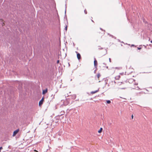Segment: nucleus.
I'll return each mask as SVG.
<instances>
[{"label": "nucleus", "mask_w": 152, "mask_h": 152, "mask_svg": "<svg viewBox=\"0 0 152 152\" xmlns=\"http://www.w3.org/2000/svg\"><path fill=\"white\" fill-rule=\"evenodd\" d=\"M94 66L95 68H97V62L95 58H94Z\"/></svg>", "instance_id": "obj_1"}, {"label": "nucleus", "mask_w": 152, "mask_h": 152, "mask_svg": "<svg viewBox=\"0 0 152 152\" xmlns=\"http://www.w3.org/2000/svg\"><path fill=\"white\" fill-rule=\"evenodd\" d=\"M44 101V98L43 97L40 100V101L39 102V106H41L43 104V102Z\"/></svg>", "instance_id": "obj_2"}, {"label": "nucleus", "mask_w": 152, "mask_h": 152, "mask_svg": "<svg viewBox=\"0 0 152 152\" xmlns=\"http://www.w3.org/2000/svg\"><path fill=\"white\" fill-rule=\"evenodd\" d=\"M19 131V130L18 129L15 131L13 132V136H14L15 135L17 134L18 133Z\"/></svg>", "instance_id": "obj_3"}, {"label": "nucleus", "mask_w": 152, "mask_h": 152, "mask_svg": "<svg viewBox=\"0 0 152 152\" xmlns=\"http://www.w3.org/2000/svg\"><path fill=\"white\" fill-rule=\"evenodd\" d=\"M48 91L47 89H46L44 90H43L42 94H45Z\"/></svg>", "instance_id": "obj_4"}, {"label": "nucleus", "mask_w": 152, "mask_h": 152, "mask_svg": "<svg viewBox=\"0 0 152 152\" xmlns=\"http://www.w3.org/2000/svg\"><path fill=\"white\" fill-rule=\"evenodd\" d=\"M77 58L78 59H80V58H81V56H80V54H79L78 53L77 54Z\"/></svg>", "instance_id": "obj_5"}, {"label": "nucleus", "mask_w": 152, "mask_h": 152, "mask_svg": "<svg viewBox=\"0 0 152 152\" xmlns=\"http://www.w3.org/2000/svg\"><path fill=\"white\" fill-rule=\"evenodd\" d=\"M98 91H99V89H98V90H96L95 91H92L91 92V94H95V93L97 92Z\"/></svg>", "instance_id": "obj_6"}, {"label": "nucleus", "mask_w": 152, "mask_h": 152, "mask_svg": "<svg viewBox=\"0 0 152 152\" xmlns=\"http://www.w3.org/2000/svg\"><path fill=\"white\" fill-rule=\"evenodd\" d=\"M120 76L119 75V76H116L115 77V79H116V80H118L120 78Z\"/></svg>", "instance_id": "obj_7"}, {"label": "nucleus", "mask_w": 152, "mask_h": 152, "mask_svg": "<svg viewBox=\"0 0 152 152\" xmlns=\"http://www.w3.org/2000/svg\"><path fill=\"white\" fill-rule=\"evenodd\" d=\"M102 128H100V129L98 131V133H100L102 132Z\"/></svg>", "instance_id": "obj_8"}, {"label": "nucleus", "mask_w": 152, "mask_h": 152, "mask_svg": "<svg viewBox=\"0 0 152 152\" xmlns=\"http://www.w3.org/2000/svg\"><path fill=\"white\" fill-rule=\"evenodd\" d=\"M100 76V75L99 73L97 75V77L98 78H99V77Z\"/></svg>", "instance_id": "obj_9"}, {"label": "nucleus", "mask_w": 152, "mask_h": 152, "mask_svg": "<svg viewBox=\"0 0 152 152\" xmlns=\"http://www.w3.org/2000/svg\"><path fill=\"white\" fill-rule=\"evenodd\" d=\"M107 104H110L111 103V102L110 100H108L107 101Z\"/></svg>", "instance_id": "obj_10"}, {"label": "nucleus", "mask_w": 152, "mask_h": 152, "mask_svg": "<svg viewBox=\"0 0 152 152\" xmlns=\"http://www.w3.org/2000/svg\"><path fill=\"white\" fill-rule=\"evenodd\" d=\"M67 26H66L65 27V30L66 31L67 30Z\"/></svg>", "instance_id": "obj_11"}, {"label": "nucleus", "mask_w": 152, "mask_h": 152, "mask_svg": "<svg viewBox=\"0 0 152 152\" xmlns=\"http://www.w3.org/2000/svg\"><path fill=\"white\" fill-rule=\"evenodd\" d=\"M84 12L86 14L87 13V12L86 10H84Z\"/></svg>", "instance_id": "obj_12"}, {"label": "nucleus", "mask_w": 152, "mask_h": 152, "mask_svg": "<svg viewBox=\"0 0 152 152\" xmlns=\"http://www.w3.org/2000/svg\"><path fill=\"white\" fill-rule=\"evenodd\" d=\"M3 148L2 147H0V152L1 151V150Z\"/></svg>", "instance_id": "obj_13"}, {"label": "nucleus", "mask_w": 152, "mask_h": 152, "mask_svg": "<svg viewBox=\"0 0 152 152\" xmlns=\"http://www.w3.org/2000/svg\"><path fill=\"white\" fill-rule=\"evenodd\" d=\"M59 60H57V64H58V63H59Z\"/></svg>", "instance_id": "obj_14"}, {"label": "nucleus", "mask_w": 152, "mask_h": 152, "mask_svg": "<svg viewBox=\"0 0 152 152\" xmlns=\"http://www.w3.org/2000/svg\"><path fill=\"white\" fill-rule=\"evenodd\" d=\"M141 48H140H140L138 47L137 48L138 49V50H140L141 49Z\"/></svg>", "instance_id": "obj_15"}, {"label": "nucleus", "mask_w": 152, "mask_h": 152, "mask_svg": "<svg viewBox=\"0 0 152 152\" xmlns=\"http://www.w3.org/2000/svg\"><path fill=\"white\" fill-rule=\"evenodd\" d=\"M109 61L110 62H111L110 58H109Z\"/></svg>", "instance_id": "obj_16"}, {"label": "nucleus", "mask_w": 152, "mask_h": 152, "mask_svg": "<svg viewBox=\"0 0 152 152\" xmlns=\"http://www.w3.org/2000/svg\"><path fill=\"white\" fill-rule=\"evenodd\" d=\"M132 119L133 118V115H132Z\"/></svg>", "instance_id": "obj_17"}, {"label": "nucleus", "mask_w": 152, "mask_h": 152, "mask_svg": "<svg viewBox=\"0 0 152 152\" xmlns=\"http://www.w3.org/2000/svg\"><path fill=\"white\" fill-rule=\"evenodd\" d=\"M110 36H111L112 37H113V36L112 35H111L110 34Z\"/></svg>", "instance_id": "obj_18"}, {"label": "nucleus", "mask_w": 152, "mask_h": 152, "mask_svg": "<svg viewBox=\"0 0 152 152\" xmlns=\"http://www.w3.org/2000/svg\"><path fill=\"white\" fill-rule=\"evenodd\" d=\"M134 46V45H131V46Z\"/></svg>", "instance_id": "obj_19"}, {"label": "nucleus", "mask_w": 152, "mask_h": 152, "mask_svg": "<svg viewBox=\"0 0 152 152\" xmlns=\"http://www.w3.org/2000/svg\"><path fill=\"white\" fill-rule=\"evenodd\" d=\"M66 13V9L65 10V13Z\"/></svg>", "instance_id": "obj_20"}, {"label": "nucleus", "mask_w": 152, "mask_h": 152, "mask_svg": "<svg viewBox=\"0 0 152 152\" xmlns=\"http://www.w3.org/2000/svg\"><path fill=\"white\" fill-rule=\"evenodd\" d=\"M115 69H118V67H115Z\"/></svg>", "instance_id": "obj_21"}, {"label": "nucleus", "mask_w": 152, "mask_h": 152, "mask_svg": "<svg viewBox=\"0 0 152 152\" xmlns=\"http://www.w3.org/2000/svg\"><path fill=\"white\" fill-rule=\"evenodd\" d=\"M151 42L152 43V40L151 41Z\"/></svg>", "instance_id": "obj_22"}, {"label": "nucleus", "mask_w": 152, "mask_h": 152, "mask_svg": "<svg viewBox=\"0 0 152 152\" xmlns=\"http://www.w3.org/2000/svg\"><path fill=\"white\" fill-rule=\"evenodd\" d=\"M100 49H102V48H100Z\"/></svg>", "instance_id": "obj_23"}, {"label": "nucleus", "mask_w": 152, "mask_h": 152, "mask_svg": "<svg viewBox=\"0 0 152 152\" xmlns=\"http://www.w3.org/2000/svg\"><path fill=\"white\" fill-rule=\"evenodd\" d=\"M100 49H102V48H100Z\"/></svg>", "instance_id": "obj_24"}, {"label": "nucleus", "mask_w": 152, "mask_h": 152, "mask_svg": "<svg viewBox=\"0 0 152 152\" xmlns=\"http://www.w3.org/2000/svg\"><path fill=\"white\" fill-rule=\"evenodd\" d=\"M69 65L70 66V64H69Z\"/></svg>", "instance_id": "obj_25"}, {"label": "nucleus", "mask_w": 152, "mask_h": 152, "mask_svg": "<svg viewBox=\"0 0 152 152\" xmlns=\"http://www.w3.org/2000/svg\"><path fill=\"white\" fill-rule=\"evenodd\" d=\"M91 21L93 22V21L92 20Z\"/></svg>", "instance_id": "obj_26"}]
</instances>
